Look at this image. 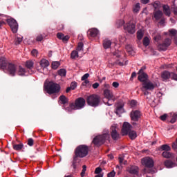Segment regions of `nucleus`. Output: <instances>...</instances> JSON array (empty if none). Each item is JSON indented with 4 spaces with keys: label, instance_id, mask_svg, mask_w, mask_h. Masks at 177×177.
I'll return each instance as SVG.
<instances>
[{
    "label": "nucleus",
    "instance_id": "69168bd1",
    "mask_svg": "<svg viewBox=\"0 0 177 177\" xmlns=\"http://www.w3.org/2000/svg\"><path fill=\"white\" fill-rule=\"evenodd\" d=\"M167 117V114H165V115L160 116V120H162V121H165Z\"/></svg>",
    "mask_w": 177,
    "mask_h": 177
},
{
    "label": "nucleus",
    "instance_id": "4468645a",
    "mask_svg": "<svg viewBox=\"0 0 177 177\" xmlns=\"http://www.w3.org/2000/svg\"><path fill=\"white\" fill-rule=\"evenodd\" d=\"M142 116L140 111H131L130 113L131 120L133 122H138Z\"/></svg>",
    "mask_w": 177,
    "mask_h": 177
},
{
    "label": "nucleus",
    "instance_id": "c9c22d12",
    "mask_svg": "<svg viewBox=\"0 0 177 177\" xmlns=\"http://www.w3.org/2000/svg\"><path fill=\"white\" fill-rule=\"evenodd\" d=\"M140 9V6L139 3H137L133 7V11L135 13H137L139 12Z\"/></svg>",
    "mask_w": 177,
    "mask_h": 177
},
{
    "label": "nucleus",
    "instance_id": "bb28decb",
    "mask_svg": "<svg viewBox=\"0 0 177 177\" xmlns=\"http://www.w3.org/2000/svg\"><path fill=\"white\" fill-rule=\"evenodd\" d=\"M77 158H78L74 156V157H73V162H72V165H71V166L73 167V171H76V169L77 168V166H78L79 164H80V162H77Z\"/></svg>",
    "mask_w": 177,
    "mask_h": 177
},
{
    "label": "nucleus",
    "instance_id": "1a4fd4ad",
    "mask_svg": "<svg viewBox=\"0 0 177 177\" xmlns=\"http://www.w3.org/2000/svg\"><path fill=\"white\" fill-rule=\"evenodd\" d=\"M146 69V66H142L141 68L138 72V80L140 82L145 83L147 81H148L149 76L148 75L144 72V71Z\"/></svg>",
    "mask_w": 177,
    "mask_h": 177
},
{
    "label": "nucleus",
    "instance_id": "e2e57ef3",
    "mask_svg": "<svg viewBox=\"0 0 177 177\" xmlns=\"http://www.w3.org/2000/svg\"><path fill=\"white\" fill-rule=\"evenodd\" d=\"M159 6H160V2H159V1H156V2L153 3V7L155 8V9H157Z\"/></svg>",
    "mask_w": 177,
    "mask_h": 177
},
{
    "label": "nucleus",
    "instance_id": "473e14b6",
    "mask_svg": "<svg viewBox=\"0 0 177 177\" xmlns=\"http://www.w3.org/2000/svg\"><path fill=\"white\" fill-rule=\"evenodd\" d=\"M57 74L61 77H66V70L64 68H61L57 71Z\"/></svg>",
    "mask_w": 177,
    "mask_h": 177
},
{
    "label": "nucleus",
    "instance_id": "6e6552de",
    "mask_svg": "<svg viewBox=\"0 0 177 177\" xmlns=\"http://www.w3.org/2000/svg\"><path fill=\"white\" fill-rule=\"evenodd\" d=\"M104 95L108 100L106 104L108 106H112L115 102V97L113 93L110 89H105L104 91Z\"/></svg>",
    "mask_w": 177,
    "mask_h": 177
},
{
    "label": "nucleus",
    "instance_id": "e433bc0d",
    "mask_svg": "<svg viewBox=\"0 0 177 177\" xmlns=\"http://www.w3.org/2000/svg\"><path fill=\"white\" fill-rule=\"evenodd\" d=\"M34 63L32 61H27L26 63V66L28 69H32L33 68Z\"/></svg>",
    "mask_w": 177,
    "mask_h": 177
},
{
    "label": "nucleus",
    "instance_id": "ddd939ff",
    "mask_svg": "<svg viewBox=\"0 0 177 177\" xmlns=\"http://www.w3.org/2000/svg\"><path fill=\"white\" fill-rule=\"evenodd\" d=\"M142 90L153 91L155 88V85L150 80H147V82H142Z\"/></svg>",
    "mask_w": 177,
    "mask_h": 177
},
{
    "label": "nucleus",
    "instance_id": "6e6d98bb",
    "mask_svg": "<svg viewBox=\"0 0 177 177\" xmlns=\"http://www.w3.org/2000/svg\"><path fill=\"white\" fill-rule=\"evenodd\" d=\"M107 176L108 177H115V171H112L111 172H110L107 174Z\"/></svg>",
    "mask_w": 177,
    "mask_h": 177
},
{
    "label": "nucleus",
    "instance_id": "2eb2a0df",
    "mask_svg": "<svg viewBox=\"0 0 177 177\" xmlns=\"http://www.w3.org/2000/svg\"><path fill=\"white\" fill-rule=\"evenodd\" d=\"M110 133L113 140H118V139H120V134L118 133V132H117L116 127L112 126L110 128Z\"/></svg>",
    "mask_w": 177,
    "mask_h": 177
},
{
    "label": "nucleus",
    "instance_id": "603ef678",
    "mask_svg": "<svg viewBox=\"0 0 177 177\" xmlns=\"http://www.w3.org/2000/svg\"><path fill=\"white\" fill-rule=\"evenodd\" d=\"M70 39V37L68 35H66L63 37L62 39V42L63 43H67L68 40Z\"/></svg>",
    "mask_w": 177,
    "mask_h": 177
},
{
    "label": "nucleus",
    "instance_id": "412c9836",
    "mask_svg": "<svg viewBox=\"0 0 177 177\" xmlns=\"http://www.w3.org/2000/svg\"><path fill=\"white\" fill-rule=\"evenodd\" d=\"M8 63L6 62V59L3 57H0V68L5 70Z\"/></svg>",
    "mask_w": 177,
    "mask_h": 177
},
{
    "label": "nucleus",
    "instance_id": "338daca9",
    "mask_svg": "<svg viewBox=\"0 0 177 177\" xmlns=\"http://www.w3.org/2000/svg\"><path fill=\"white\" fill-rule=\"evenodd\" d=\"M119 162L121 165H122V163L124 162V158L120 157L119 158Z\"/></svg>",
    "mask_w": 177,
    "mask_h": 177
},
{
    "label": "nucleus",
    "instance_id": "49530a36",
    "mask_svg": "<svg viewBox=\"0 0 177 177\" xmlns=\"http://www.w3.org/2000/svg\"><path fill=\"white\" fill-rule=\"evenodd\" d=\"M143 37V33L142 31H138L137 32V39L138 40H141Z\"/></svg>",
    "mask_w": 177,
    "mask_h": 177
},
{
    "label": "nucleus",
    "instance_id": "9b49d317",
    "mask_svg": "<svg viewBox=\"0 0 177 177\" xmlns=\"http://www.w3.org/2000/svg\"><path fill=\"white\" fill-rule=\"evenodd\" d=\"M171 39L169 38H167L164 40L163 43L159 44L158 46V50L161 51H166L167 48L171 45Z\"/></svg>",
    "mask_w": 177,
    "mask_h": 177
},
{
    "label": "nucleus",
    "instance_id": "f257e3e1",
    "mask_svg": "<svg viewBox=\"0 0 177 177\" xmlns=\"http://www.w3.org/2000/svg\"><path fill=\"white\" fill-rule=\"evenodd\" d=\"M111 136L109 132L95 136L92 140V143L95 147H100L104 145L106 141H110Z\"/></svg>",
    "mask_w": 177,
    "mask_h": 177
},
{
    "label": "nucleus",
    "instance_id": "864d4df0",
    "mask_svg": "<svg viewBox=\"0 0 177 177\" xmlns=\"http://www.w3.org/2000/svg\"><path fill=\"white\" fill-rule=\"evenodd\" d=\"M28 145L30 147L33 146L34 145V140L32 138H29L28 140Z\"/></svg>",
    "mask_w": 177,
    "mask_h": 177
},
{
    "label": "nucleus",
    "instance_id": "c85d7f7f",
    "mask_svg": "<svg viewBox=\"0 0 177 177\" xmlns=\"http://www.w3.org/2000/svg\"><path fill=\"white\" fill-rule=\"evenodd\" d=\"M159 151H167L171 150V147L168 145H163L158 147V149Z\"/></svg>",
    "mask_w": 177,
    "mask_h": 177
},
{
    "label": "nucleus",
    "instance_id": "cd10ccee",
    "mask_svg": "<svg viewBox=\"0 0 177 177\" xmlns=\"http://www.w3.org/2000/svg\"><path fill=\"white\" fill-rule=\"evenodd\" d=\"M164 165H165L166 167L167 168H172L175 167V163L173 162L171 160H167L165 162Z\"/></svg>",
    "mask_w": 177,
    "mask_h": 177
},
{
    "label": "nucleus",
    "instance_id": "de8ad7c7",
    "mask_svg": "<svg viewBox=\"0 0 177 177\" xmlns=\"http://www.w3.org/2000/svg\"><path fill=\"white\" fill-rule=\"evenodd\" d=\"M177 120V114L174 113L172 116V119L170 121L171 124H174L176 122Z\"/></svg>",
    "mask_w": 177,
    "mask_h": 177
},
{
    "label": "nucleus",
    "instance_id": "20e7f679",
    "mask_svg": "<svg viewBox=\"0 0 177 177\" xmlns=\"http://www.w3.org/2000/svg\"><path fill=\"white\" fill-rule=\"evenodd\" d=\"M132 126L127 122H124L122 129V136L129 135V138L131 140H134L137 137L136 132L134 131H131Z\"/></svg>",
    "mask_w": 177,
    "mask_h": 177
},
{
    "label": "nucleus",
    "instance_id": "4c0bfd02",
    "mask_svg": "<svg viewBox=\"0 0 177 177\" xmlns=\"http://www.w3.org/2000/svg\"><path fill=\"white\" fill-rule=\"evenodd\" d=\"M78 51L77 50H73L71 53V59H75L76 57H78Z\"/></svg>",
    "mask_w": 177,
    "mask_h": 177
},
{
    "label": "nucleus",
    "instance_id": "0e129e2a",
    "mask_svg": "<svg viewBox=\"0 0 177 177\" xmlns=\"http://www.w3.org/2000/svg\"><path fill=\"white\" fill-rule=\"evenodd\" d=\"M127 41V38H125V37H120V41L121 42V43H124V42H125Z\"/></svg>",
    "mask_w": 177,
    "mask_h": 177
},
{
    "label": "nucleus",
    "instance_id": "393cba45",
    "mask_svg": "<svg viewBox=\"0 0 177 177\" xmlns=\"http://www.w3.org/2000/svg\"><path fill=\"white\" fill-rule=\"evenodd\" d=\"M59 100L61 102V104H66L68 103V98L64 95H61L59 97Z\"/></svg>",
    "mask_w": 177,
    "mask_h": 177
},
{
    "label": "nucleus",
    "instance_id": "37998d69",
    "mask_svg": "<svg viewBox=\"0 0 177 177\" xmlns=\"http://www.w3.org/2000/svg\"><path fill=\"white\" fill-rule=\"evenodd\" d=\"M169 32L170 35H172L173 37H175L177 34V30L170 29V30H169Z\"/></svg>",
    "mask_w": 177,
    "mask_h": 177
},
{
    "label": "nucleus",
    "instance_id": "09e8293b",
    "mask_svg": "<svg viewBox=\"0 0 177 177\" xmlns=\"http://www.w3.org/2000/svg\"><path fill=\"white\" fill-rule=\"evenodd\" d=\"M44 37H46L45 35H39V36L37 37V41H41Z\"/></svg>",
    "mask_w": 177,
    "mask_h": 177
},
{
    "label": "nucleus",
    "instance_id": "0eeeda50",
    "mask_svg": "<svg viewBox=\"0 0 177 177\" xmlns=\"http://www.w3.org/2000/svg\"><path fill=\"white\" fill-rule=\"evenodd\" d=\"M142 165H144L146 167L149 168V169H145V173H149L153 175V174L156 173V169H152V167L154 165V162L153 160L149 158H145L142 160Z\"/></svg>",
    "mask_w": 177,
    "mask_h": 177
},
{
    "label": "nucleus",
    "instance_id": "9d476101",
    "mask_svg": "<svg viewBox=\"0 0 177 177\" xmlns=\"http://www.w3.org/2000/svg\"><path fill=\"white\" fill-rule=\"evenodd\" d=\"M8 71L9 75L12 77H15L17 71V66L12 63H8L6 68H5Z\"/></svg>",
    "mask_w": 177,
    "mask_h": 177
},
{
    "label": "nucleus",
    "instance_id": "7c9ffc66",
    "mask_svg": "<svg viewBox=\"0 0 177 177\" xmlns=\"http://www.w3.org/2000/svg\"><path fill=\"white\" fill-rule=\"evenodd\" d=\"M162 156L165 158H171L173 157V153L169 151H165L162 152Z\"/></svg>",
    "mask_w": 177,
    "mask_h": 177
},
{
    "label": "nucleus",
    "instance_id": "ea45409f",
    "mask_svg": "<svg viewBox=\"0 0 177 177\" xmlns=\"http://www.w3.org/2000/svg\"><path fill=\"white\" fill-rule=\"evenodd\" d=\"M149 42H150V40L147 37H145L144 39H143V45L145 46H149Z\"/></svg>",
    "mask_w": 177,
    "mask_h": 177
},
{
    "label": "nucleus",
    "instance_id": "6ab92c4d",
    "mask_svg": "<svg viewBox=\"0 0 177 177\" xmlns=\"http://www.w3.org/2000/svg\"><path fill=\"white\" fill-rule=\"evenodd\" d=\"M171 77V73L168 71H164L161 73V78L163 82H167Z\"/></svg>",
    "mask_w": 177,
    "mask_h": 177
},
{
    "label": "nucleus",
    "instance_id": "680f3d73",
    "mask_svg": "<svg viewBox=\"0 0 177 177\" xmlns=\"http://www.w3.org/2000/svg\"><path fill=\"white\" fill-rule=\"evenodd\" d=\"M136 77V73L134 71V72L132 73V74H131V75L130 80H131V81H133V79L134 77Z\"/></svg>",
    "mask_w": 177,
    "mask_h": 177
},
{
    "label": "nucleus",
    "instance_id": "423d86ee",
    "mask_svg": "<svg viewBox=\"0 0 177 177\" xmlns=\"http://www.w3.org/2000/svg\"><path fill=\"white\" fill-rule=\"evenodd\" d=\"M101 97L96 94H92L87 97L86 102L88 106L92 107H97L100 106Z\"/></svg>",
    "mask_w": 177,
    "mask_h": 177
},
{
    "label": "nucleus",
    "instance_id": "dca6fc26",
    "mask_svg": "<svg viewBox=\"0 0 177 177\" xmlns=\"http://www.w3.org/2000/svg\"><path fill=\"white\" fill-rule=\"evenodd\" d=\"M125 110L124 109V104L121 102H118L116 104V108L115 109V113L116 115L121 116V114L124 113Z\"/></svg>",
    "mask_w": 177,
    "mask_h": 177
},
{
    "label": "nucleus",
    "instance_id": "052dcab7",
    "mask_svg": "<svg viewBox=\"0 0 177 177\" xmlns=\"http://www.w3.org/2000/svg\"><path fill=\"white\" fill-rule=\"evenodd\" d=\"M136 103L137 102L136 101H135V100H131L130 104L131 107H134L136 105Z\"/></svg>",
    "mask_w": 177,
    "mask_h": 177
},
{
    "label": "nucleus",
    "instance_id": "5701e85b",
    "mask_svg": "<svg viewBox=\"0 0 177 177\" xmlns=\"http://www.w3.org/2000/svg\"><path fill=\"white\" fill-rule=\"evenodd\" d=\"M40 66H41L43 70L46 69L49 66V62L46 59H42L40 60Z\"/></svg>",
    "mask_w": 177,
    "mask_h": 177
},
{
    "label": "nucleus",
    "instance_id": "4d7b16f0",
    "mask_svg": "<svg viewBox=\"0 0 177 177\" xmlns=\"http://www.w3.org/2000/svg\"><path fill=\"white\" fill-rule=\"evenodd\" d=\"M31 53H32V56L37 57L38 55V51L37 49H33Z\"/></svg>",
    "mask_w": 177,
    "mask_h": 177
},
{
    "label": "nucleus",
    "instance_id": "5fc2aeb1",
    "mask_svg": "<svg viewBox=\"0 0 177 177\" xmlns=\"http://www.w3.org/2000/svg\"><path fill=\"white\" fill-rule=\"evenodd\" d=\"M102 169L101 167H97L95 170V174H100V173L102 172Z\"/></svg>",
    "mask_w": 177,
    "mask_h": 177
},
{
    "label": "nucleus",
    "instance_id": "7ed1b4c3",
    "mask_svg": "<svg viewBox=\"0 0 177 177\" xmlns=\"http://www.w3.org/2000/svg\"><path fill=\"white\" fill-rule=\"evenodd\" d=\"M44 88L47 91V93L52 95L59 93L61 86L59 84L50 81L44 86Z\"/></svg>",
    "mask_w": 177,
    "mask_h": 177
},
{
    "label": "nucleus",
    "instance_id": "39448f33",
    "mask_svg": "<svg viewBox=\"0 0 177 177\" xmlns=\"http://www.w3.org/2000/svg\"><path fill=\"white\" fill-rule=\"evenodd\" d=\"M89 152V147L85 145H81L77 146L75 149V157L84 158Z\"/></svg>",
    "mask_w": 177,
    "mask_h": 177
},
{
    "label": "nucleus",
    "instance_id": "c756f323",
    "mask_svg": "<svg viewBox=\"0 0 177 177\" xmlns=\"http://www.w3.org/2000/svg\"><path fill=\"white\" fill-rule=\"evenodd\" d=\"M153 15H154V17L156 20H159L160 19L162 18V17L163 15V13H162V11L158 10V11L154 12Z\"/></svg>",
    "mask_w": 177,
    "mask_h": 177
},
{
    "label": "nucleus",
    "instance_id": "4be33fe9",
    "mask_svg": "<svg viewBox=\"0 0 177 177\" xmlns=\"http://www.w3.org/2000/svg\"><path fill=\"white\" fill-rule=\"evenodd\" d=\"M112 41L109 39H104L103 41V47L105 50L109 49L111 47Z\"/></svg>",
    "mask_w": 177,
    "mask_h": 177
},
{
    "label": "nucleus",
    "instance_id": "8fccbe9b",
    "mask_svg": "<svg viewBox=\"0 0 177 177\" xmlns=\"http://www.w3.org/2000/svg\"><path fill=\"white\" fill-rule=\"evenodd\" d=\"M90 76L89 73H85L82 77H81V80L82 81H84L86 80Z\"/></svg>",
    "mask_w": 177,
    "mask_h": 177
},
{
    "label": "nucleus",
    "instance_id": "72a5a7b5",
    "mask_svg": "<svg viewBox=\"0 0 177 177\" xmlns=\"http://www.w3.org/2000/svg\"><path fill=\"white\" fill-rule=\"evenodd\" d=\"M25 73H26V69L20 66L18 71V75L24 76Z\"/></svg>",
    "mask_w": 177,
    "mask_h": 177
},
{
    "label": "nucleus",
    "instance_id": "a211bd4d",
    "mask_svg": "<svg viewBox=\"0 0 177 177\" xmlns=\"http://www.w3.org/2000/svg\"><path fill=\"white\" fill-rule=\"evenodd\" d=\"M124 29L129 34H134L136 32V25L133 23L127 24V26H124Z\"/></svg>",
    "mask_w": 177,
    "mask_h": 177
},
{
    "label": "nucleus",
    "instance_id": "f3484780",
    "mask_svg": "<svg viewBox=\"0 0 177 177\" xmlns=\"http://www.w3.org/2000/svg\"><path fill=\"white\" fill-rule=\"evenodd\" d=\"M127 171L131 174V175H134V177H139V168L137 166H131L127 168Z\"/></svg>",
    "mask_w": 177,
    "mask_h": 177
},
{
    "label": "nucleus",
    "instance_id": "a878e982",
    "mask_svg": "<svg viewBox=\"0 0 177 177\" xmlns=\"http://www.w3.org/2000/svg\"><path fill=\"white\" fill-rule=\"evenodd\" d=\"M163 8V12L165 13V15L170 17L171 15V10H170V8L169 6L167 5H164L162 6Z\"/></svg>",
    "mask_w": 177,
    "mask_h": 177
},
{
    "label": "nucleus",
    "instance_id": "2f4dec72",
    "mask_svg": "<svg viewBox=\"0 0 177 177\" xmlns=\"http://www.w3.org/2000/svg\"><path fill=\"white\" fill-rule=\"evenodd\" d=\"M24 145L23 143H20L18 145H13V149L16 151H21L24 148Z\"/></svg>",
    "mask_w": 177,
    "mask_h": 177
},
{
    "label": "nucleus",
    "instance_id": "c03bdc74",
    "mask_svg": "<svg viewBox=\"0 0 177 177\" xmlns=\"http://www.w3.org/2000/svg\"><path fill=\"white\" fill-rule=\"evenodd\" d=\"M77 86V83L76 82H72L70 84L71 90H75Z\"/></svg>",
    "mask_w": 177,
    "mask_h": 177
},
{
    "label": "nucleus",
    "instance_id": "774afa93",
    "mask_svg": "<svg viewBox=\"0 0 177 177\" xmlns=\"http://www.w3.org/2000/svg\"><path fill=\"white\" fill-rule=\"evenodd\" d=\"M172 147H173L174 149H177V144L174 142L172 144Z\"/></svg>",
    "mask_w": 177,
    "mask_h": 177
},
{
    "label": "nucleus",
    "instance_id": "f03ea898",
    "mask_svg": "<svg viewBox=\"0 0 177 177\" xmlns=\"http://www.w3.org/2000/svg\"><path fill=\"white\" fill-rule=\"evenodd\" d=\"M86 105V100L82 98V97H79L75 100L74 102L69 104V108H66V110H80L84 108Z\"/></svg>",
    "mask_w": 177,
    "mask_h": 177
},
{
    "label": "nucleus",
    "instance_id": "a18cd8bd",
    "mask_svg": "<svg viewBox=\"0 0 177 177\" xmlns=\"http://www.w3.org/2000/svg\"><path fill=\"white\" fill-rule=\"evenodd\" d=\"M56 37L59 40H63L64 37V34L62 33V32H57L56 35Z\"/></svg>",
    "mask_w": 177,
    "mask_h": 177
},
{
    "label": "nucleus",
    "instance_id": "3c124183",
    "mask_svg": "<svg viewBox=\"0 0 177 177\" xmlns=\"http://www.w3.org/2000/svg\"><path fill=\"white\" fill-rule=\"evenodd\" d=\"M171 78L173 80L177 81V74L175 73L171 72Z\"/></svg>",
    "mask_w": 177,
    "mask_h": 177
},
{
    "label": "nucleus",
    "instance_id": "79ce46f5",
    "mask_svg": "<svg viewBox=\"0 0 177 177\" xmlns=\"http://www.w3.org/2000/svg\"><path fill=\"white\" fill-rule=\"evenodd\" d=\"M22 41H23V39H22L21 37H16V38H15V45H16V46L19 45V44L22 42Z\"/></svg>",
    "mask_w": 177,
    "mask_h": 177
},
{
    "label": "nucleus",
    "instance_id": "f8f14e48",
    "mask_svg": "<svg viewBox=\"0 0 177 177\" xmlns=\"http://www.w3.org/2000/svg\"><path fill=\"white\" fill-rule=\"evenodd\" d=\"M7 23L10 26L12 32H14V34H16L18 30V24L17 21L14 19H8Z\"/></svg>",
    "mask_w": 177,
    "mask_h": 177
},
{
    "label": "nucleus",
    "instance_id": "bf43d9fd",
    "mask_svg": "<svg viewBox=\"0 0 177 177\" xmlns=\"http://www.w3.org/2000/svg\"><path fill=\"white\" fill-rule=\"evenodd\" d=\"M100 86V84L98 82H95L94 84H93L92 87L94 89L97 88Z\"/></svg>",
    "mask_w": 177,
    "mask_h": 177
},
{
    "label": "nucleus",
    "instance_id": "13d9d810",
    "mask_svg": "<svg viewBox=\"0 0 177 177\" xmlns=\"http://www.w3.org/2000/svg\"><path fill=\"white\" fill-rule=\"evenodd\" d=\"M112 86H113L114 88H118V86H120V83H118V82H113L112 83Z\"/></svg>",
    "mask_w": 177,
    "mask_h": 177
},
{
    "label": "nucleus",
    "instance_id": "f704fd0d",
    "mask_svg": "<svg viewBox=\"0 0 177 177\" xmlns=\"http://www.w3.org/2000/svg\"><path fill=\"white\" fill-rule=\"evenodd\" d=\"M60 66L59 62H53V64H51V67L53 68V70H56L59 68Z\"/></svg>",
    "mask_w": 177,
    "mask_h": 177
},
{
    "label": "nucleus",
    "instance_id": "a19ab883",
    "mask_svg": "<svg viewBox=\"0 0 177 177\" xmlns=\"http://www.w3.org/2000/svg\"><path fill=\"white\" fill-rule=\"evenodd\" d=\"M86 168H87L86 165H83L82 166V172L80 173V176L81 177H84L85 176Z\"/></svg>",
    "mask_w": 177,
    "mask_h": 177
},
{
    "label": "nucleus",
    "instance_id": "aec40b11",
    "mask_svg": "<svg viewBox=\"0 0 177 177\" xmlns=\"http://www.w3.org/2000/svg\"><path fill=\"white\" fill-rule=\"evenodd\" d=\"M99 34V30L97 28H92L87 31V35L91 37H96Z\"/></svg>",
    "mask_w": 177,
    "mask_h": 177
},
{
    "label": "nucleus",
    "instance_id": "58836bf2",
    "mask_svg": "<svg viewBox=\"0 0 177 177\" xmlns=\"http://www.w3.org/2000/svg\"><path fill=\"white\" fill-rule=\"evenodd\" d=\"M83 48H84V44L82 42H79L77 44V47L76 50L77 52H80V51L83 50Z\"/></svg>",
    "mask_w": 177,
    "mask_h": 177
},
{
    "label": "nucleus",
    "instance_id": "b1692460",
    "mask_svg": "<svg viewBox=\"0 0 177 177\" xmlns=\"http://www.w3.org/2000/svg\"><path fill=\"white\" fill-rule=\"evenodd\" d=\"M126 50L129 53V55H131V56L135 55V51L133 50V48L131 45L127 44L126 46Z\"/></svg>",
    "mask_w": 177,
    "mask_h": 177
}]
</instances>
